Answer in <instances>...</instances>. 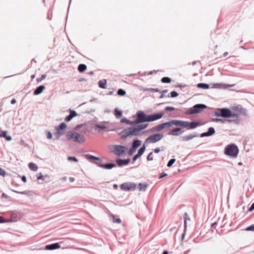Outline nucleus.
<instances>
[{
  "label": "nucleus",
  "instance_id": "nucleus-39",
  "mask_svg": "<svg viewBox=\"0 0 254 254\" xmlns=\"http://www.w3.org/2000/svg\"><path fill=\"white\" fill-rule=\"evenodd\" d=\"M175 161H176L175 159H171V160H170L167 164V166L168 167H171L172 166V165L174 163Z\"/></svg>",
  "mask_w": 254,
  "mask_h": 254
},
{
  "label": "nucleus",
  "instance_id": "nucleus-8",
  "mask_svg": "<svg viewBox=\"0 0 254 254\" xmlns=\"http://www.w3.org/2000/svg\"><path fill=\"white\" fill-rule=\"evenodd\" d=\"M125 133L126 136H130V135H139L141 134V132L139 129L136 127H130L125 131Z\"/></svg>",
  "mask_w": 254,
  "mask_h": 254
},
{
  "label": "nucleus",
  "instance_id": "nucleus-34",
  "mask_svg": "<svg viewBox=\"0 0 254 254\" xmlns=\"http://www.w3.org/2000/svg\"><path fill=\"white\" fill-rule=\"evenodd\" d=\"M161 81L163 83H170L171 81V79L170 78L168 77H164L161 79Z\"/></svg>",
  "mask_w": 254,
  "mask_h": 254
},
{
  "label": "nucleus",
  "instance_id": "nucleus-5",
  "mask_svg": "<svg viewBox=\"0 0 254 254\" xmlns=\"http://www.w3.org/2000/svg\"><path fill=\"white\" fill-rule=\"evenodd\" d=\"M238 152L239 149L238 147L234 144L227 145L224 150L225 154L233 158L236 157Z\"/></svg>",
  "mask_w": 254,
  "mask_h": 254
},
{
  "label": "nucleus",
  "instance_id": "nucleus-4",
  "mask_svg": "<svg viewBox=\"0 0 254 254\" xmlns=\"http://www.w3.org/2000/svg\"><path fill=\"white\" fill-rule=\"evenodd\" d=\"M236 112L233 113L230 110V116L228 118H231V119L227 120L226 121L230 123H233L235 124H238L239 123V118L240 115L243 113V109L242 108L236 107Z\"/></svg>",
  "mask_w": 254,
  "mask_h": 254
},
{
  "label": "nucleus",
  "instance_id": "nucleus-2",
  "mask_svg": "<svg viewBox=\"0 0 254 254\" xmlns=\"http://www.w3.org/2000/svg\"><path fill=\"white\" fill-rule=\"evenodd\" d=\"M65 135L67 140H71L78 143H81L85 141L84 135L75 131H68L66 132Z\"/></svg>",
  "mask_w": 254,
  "mask_h": 254
},
{
  "label": "nucleus",
  "instance_id": "nucleus-55",
  "mask_svg": "<svg viewBox=\"0 0 254 254\" xmlns=\"http://www.w3.org/2000/svg\"><path fill=\"white\" fill-rule=\"evenodd\" d=\"M1 197H3V198H9V196L8 195H7L6 194H5V193H2Z\"/></svg>",
  "mask_w": 254,
  "mask_h": 254
},
{
  "label": "nucleus",
  "instance_id": "nucleus-40",
  "mask_svg": "<svg viewBox=\"0 0 254 254\" xmlns=\"http://www.w3.org/2000/svg\"><path fill=\"white\" fill-rule=\"evenodd\" d=\"M147 161H152L153 160V153L150 152L147 157Z\"/></svg>",
  "mask_w": 254,
  "mask_h": 254
},
{
  "label": "nucleus",
  "instance_id": "nucleus-16",
  "mask_svg": "<svg viewBox=\"0 0 254 254\" xmlns=\"http://www.w3.org/2000/svg\"><path fill=\"white\" fill-rule=\"evenodd\" d=\"M96 165L99 167H101L103 168L106 169H111L112 168L116 167V165L115 164H107L105 165H102L100 164L99 163L96 162Z\"/></svg>",
  "mask_w": 254,
  "mask_h": 254
},
{
  "label": "nucleus",
  "instance_id": "nucleus-25",
  "mask_svg": "<svg viewBox=\"0 0 254 254\" xmlns=\"http://www.w3.org/2000/svg\"><path fill=\"white\" fill-rule=\"evenodd\" d=\"M67 127V126L65 123H62L60 124L59 126L56 127L55 129H58L60 130H64Z\"/></svg>",
  "mask_w": 254,
  "mask_h": 254
},
{
  "label": "nucleus",
  "instance_id": "nucleus-6",
  "mask_svg": "<svg viewBox=\"0 0 254 254\" xmlns=\"http://www.w3.org/2000/svg\"><path fill=\"white\" fill-rule=\"evenodd\" d=\"M163 137V135L161 133H156L150 135L145 140V143L147 144L154 143L159 141Z\"/></svg>",
  "mask_w": 254,
  "mask_h": 254
},
{
  "label": "nucleus",
  "instance_id": "nucleus-35",
  "mask_svg": "<svg viewBox=\"0 0 254 254\" xmlns=\"http://www.w3.org/2000/svg\"><path fill=\"white\" fill-rule=\"evenodd\" d=\"M147 126H148V124H146L138 125L137 126H136V127L138 128L140 131L141 132L142 129H145L146 127H147Z\"/></svg>",
  "mask_w": 254,
  "mask_h": 254
},
{
  "label": "nucleus",
  "instance_id": "nucleus-7",
  "mask_svg": "<svg viewBox=\"0 0 254 254\" xmlns=\"http://www.w3.org/2000/svg\"><path fill=\"white\" fill-rule=\"evenodd\" d=\"M136 188V184L131 182L125 183L121 185V189L124 191L134 190Z\"/></svg>",
  "mask_w": 254,
  "mask_h": 254
},
{
  "label": "nucleus",
  "instance_id": "nucleus-26",
  "mask_svg": "<svg viewBox=\"0 0 254 254\" xmlns=\"http://www.w3.org/2000/svg\"><path fill=\"white\" fill-rule=\"evenodd\" d=\"M56 130V132L55 133V134L57 135V139H58L60 137H61L62 135H64V131L63 130H60L58 129H55Z\"/></svg>",
  "mask_w": 254,
  "mask_h": 254
},
{
  "label": "nucleus",
  "instance_id": "nucleus-50",
  "mask_svg": "<svg viewBox=\"0 0 254 254\" xmlns=\"http://www.w3.org/2000/svg\"><path fill=\"white\" fill-rule=\"evenodd\" d=\"M9 221L7 220L6 219H5L2 217L0 216V223H3L5 222H8Z\"/></svg>",
  "mask_w": 254,
  "mask_h": 254
},
{
  "label": "nucleus",
  "instance_id": "nucleus-41",
  "mask_svg": "<svg viewBox=\"0 0 254 254\" xmlns=\"http://www.w3.org/2000/svg\"><path fill=\"white\" fill-rule=\"evenodd\" d=\"M46 133H47V138L49 139H50L52 138V134L50 131L46 130Z\"/></svg>",
  "mask_w": 254,
  "mask_h": 254
},
{
  "label": "nucleus",
  "instance_id": "nucleus-28",
  "mask_svg": "<svg viewBox=\"0 0 254 254\" xmlns=\"http://www.w3.org/2000/svg\"><path fill=\"white\" fill-rule=\"evenodd\" d=\"M115 115L117 119H120L122 117V112L118 109H116L115 110Z\"/></svg>",
  "mask_w": 254,
  "mask_h": 254
},
{
  "label": "nucleus",
  "instance_id": "nucleus-61",
  "mask_svg": "<svg viewBox=\"0 0 254 254\" xmlns=\"http://www.w3.org/2000/svg\"><path fill=\"white\" fill-rule=\"evenodd\" d=\"M201 136H209V135L208 134V132H204V133H203L201 135Z\"/></svg>",
  "mask_w": 254,
  "mask_h": 254
},
{
  "label": "nucleus",
  "instance_id": "nucleus-30",
  "mask_svg": "<svg viewBox=\"0 0 254 254\" xmlns=\"http://www.w3.org/2000/svg\"><path fill=\"white\" fill-rule=\"evenodd\" d=\"M197 87L203 89H208L209 88V86L208 84L205 83H198L197 84Z\"/></svg>",
  "mask_w": 254,
  "mask_h": 254
},
{
  "label": "nucleus",
  "instance_id": "nucleus-56",
  "mask_svg": "<svg viewBox=\"0 0 254 254\" xmlns=\"http://www.w3.org/2000/svg\"><path fill=\"white\" fill-rule=\"evenodd\" d=\"M13 191L19 194H25L26 192L25 191H18L14 190H12Z\"/></svg>",
  "mask_w": 254,
  "mask_h": 254
},
{
  "label": "nucleus",
  "instance_id": "nucleus-20",
  "mask_svg": "<svg viewBox=\"0 0 254 254\" xmlns=\"http://www.w3.org/2000/svg\"><path fill=\"white\" fill-rule=\"evenodd\" d=\"M77 69L79 72H83L87 69V66L85 64H80L78 65Z\"/></svg>",
  "mask_w": 254,
  "mask_h": 254
},
{
  "label": "nucleus",
  "instance_id": "nucleus-22",
  "mask_svg": "<svg viewBox=\"0 0 254 254\" xmlns=\"http://www.w3.org/2000/svg\"><path fill=\"white\" fill-rule=\"evenodd\" d=\"M28 167L31 170L33 171H37L38 168L37 165L32 162L29 163Z\"/></svg>",
  "mask_w": 254,
  "mask_h": 254
},
{
  "label": "nucleus",
  "instance_id": "nucleus-49",
  "mask_svg": "<svg viewBox=\"0 0 254 254\" xmlns=\"http://www.w3.org/2000/svg\"><path fill=\"white\" fill-rule=\"evenodd\" d=\"M247 231H254V225H251L246 229Z\"/></svg>",
  "mask_w": 254,
  "mask_h": 254
},
{
  "label": "nucleus",
  "instance_id": "nucleus-29",
  "mask_svg": "<svg viewBox=\"0 0 254 254\" xmlns=\"http://www.w3.org/2000/svg\"><path fill=\"white\" fill-rule=\"evenodd\" d=\"M188 127H190V128H195L198 125V123L196 122L189 123L188 122Z\"/></svg>",
  "mask_w": 254,
  "mask_h": 254
},
{
  "label": "nucleus",
  "instance_id": "nucleus-62",
  "mask_svg": "<svg viewBox=\"0 0 254 254\" xmlns=\"http://www.w3.org/2000/svg\"><path fill=\"white\" fill-rule=\"evenodd\" d=\"M69 180L70 182H73L75 181V179L73 177H70Z\"/></svg>",
  "mask_w": 254,
  "mask_h": 254
},
{
  "label": "nucleus",
  "instance_id": "nucleus-23",
  "mask_svg": "<svg viewBox=\"0 0 254 254\" xmlns=\"http://www.w3.org/2000/svg\"><path fill=\"white\" fill-rule=\"evenodd\" d=\"M141 144V141L139 140H134L133 142V143H132V149L134 150H135V149L138 147H139Z\"/></svg>",
  "mask_w": 254,
  "mask_h": 254
},
{
  "label": "nucleus",
  "instance_id": "nucleus-51",
  "mask_svg": "<svg viewBox=\"0 0 254 254\" xmlns=\"http://www.w3.org/2000/svg\"><path fill=\"white\" fill-rule=\"evenodd\" d=\"M113 222L114 223H121V220L120 218L116 219V218H114Z\"/></svg>",
  "mask_w": 254,
  "mask_h": 254
},
{
  "label": "nucleus",
  "instance_id": "nucleus-54",
  "mask_svg": "<svg viewBox=\"0 0 254 254\" xmlns=\"http://www.w3.org/2000/svg\"><path fill=\"white\" fill-rule=\"evenodd\" d=\"M188 214L187 213L185 214V226L186 225V221L187 220H190V218L188 217Z\"/></svg>",
  "mask_w": 254,
  "mask_h": 254
},
{
  "label": "nucleus",
  "instance_id": "nucleus-18",
  "mask_svg": "<svg viewBox=\"0 0 254 254\" xmlns=\"http://www.w3.org/2000/svg\"><path fill=\"white\" fill-rule=\"evenodd\" d=\"M0 137L5 138L6 141H9L12 140V137L10 135H7V131L6 130L1 131L0 133Z\"/></svg>",
  "mask_w": 254,
  "mask_h": 254
},
{
  "label": "nucleus",
  "instance_id": "nucleus-15",
  "mask_svg": "<svg viewBox=\"0 0 254 254\" xmlns=\"http://www.w3.org/2000/svg\"><path fill=\"white\" fill-rule=\"evenodd\" d=\"M183 131H181V128L179 127L176 128L168 133L169 135L173 136L179 135L182 133Z\"/></svg>",
  "mask_w": 254,
  "mask_h": 254
},
{
  "label": "nucleus",
  "instance_id": "nucleus-31",
  "mask_svg": "<svg viewBox=\"0 0 254 254\" xmlns=\"http://www.w3.org/2000/svg\"><path fill=\"white\" fill-rule=\"evenodd\" d=\"M145 146L144 145H143V146L142 147H141L139 150H138V153L137 154L140 156H141L143 154V153L145 151Z\"/></svg>",
  "mask_w": 254,
  "mask_h": 254
},
{
  "label": "nucleus",
  "instance_id": "nucleus-60",
  "mask_svg": "<svg viewBox=\"0 0 254 254\" xmlns=\"http://www.w3.org/2000/svg\"><path fill=\"white\" fill-rule=\"evenodd\" d=\"M16 100H15V99H12L10 102L11 104H14L15 103H16Z\"/></svg>",
  "mask_w": 254,
  "mask_h": 254
},
{
  "label": "nucleus",
  "instance_id": "nucleus-52",
  "mask_svg": "<svg viewBox=\"0 0 254 254\" xmlns=\"http://www.w3.org/2000/svg\"><path fill=\"white\" fill-rule=\"evenodd\" d=\"M175 110V108L174 107H166L165 108V110L166 111H174Z\"/></svg>",
  "mask_w": 254,
  "mask_h": 254
},
{
  "label": "nucleus",
  "instance_id": "nucleus-14",
  "mask_svg": "<svg viewBox=\"0 0 254 254\" xmlns=\"http://www.w3.org/2000/svg\"><path fill=\"white\" fill-rule=\"evenodd\" d=\"M130 160L129 159H125V160L118 159L116 160V162H117V164L119 166H122L127 165L130 162Z\"/></svg>",
  "mask_w": 254,
  "mask_h": 254
},
{
  "label": "nucleus",
  "instance_id": "nucleus-38",
  "mask_svg": "<svg viewBox=\"0 0 254 254\" xmlns=\"http://www.w3.org/2000/svg\"><path fill=\"white\" fill-rule=\"evenodd\" d=\"M118 94L120 96H124L126 94V91L122 89H120L118 91Z\"/></svg>",
  "mask_w": 254,
  "mask_h": 254
},
{
  "label": "nucleus",
  "instance_id": "nucleus-46",
  "mask_svg": "<svg viewBox=\"0 0 254 254\" xmlns=\"http://www.w3.org/2000/svg\"><path fill=\"white\" fill-rule=\"evenodd\" d=\"M37 178L38 180H43V175L42 173H39L37 174Z\"/></svg>",
  "mask_w": 254,
  "mask_h": 254
},
{
  "label": "nucleus",
  "instance_id": "nucleus-17",
  "mask_svg": "<svg viewBox=\"0 0 254 254\" xmlns=\"http://www.w3.org/2000/svg\"><path fill=\"white\" fill-rule=\"evenodd\" d=\"M45 87L44 85H41L37 87L33 92L34 95H38L40 94L44 90Z\"/></svg>",
  "mask_w": 254,
  "mask_h": 254
},
{
  "label": "nucleus",
  "instance_id": "nucleus-32",
  "mask_svg": "<svg viewBox=\"0 0 254 254\" xmlns=\"http://www.w3.org/2000/svg\"><path fill=\"white\" fill-rule=\"evenodd\" d=\"M173 120H171L169 122L163 123V125L164 126V128L166 127H170L174 126V124H173Z\"/></svg>",
  "mask_w": 254,
  "mask_h": 254
},
{
  "label": "nucleus",
  "instance_id": "nucleus-24",
  "mask_svg": "<svg viewBox=\"0 0 254 254\" xmlns=\"http://www.w3.org/2000/svg\"><path fill=\"white\" fill-rule=\"evenodd\" d=\"M106 83L107 82L106 79L101 80L99 81V86L101 88L105 89L106 88Z\"/></svg>",
  "mask_w": 254,
  "mask_h": 254
},
{
  "label": "nucleus",
  "instance_id": "nucleus-19",
  "mask_svg": "<svg viewBox=\"0 0 254 254\" xmlns=\"http://www.w3.org/2000/svg\"><path fill=\"white\" fill-rule=\"evenodd\" d=\"M164 128L163 124H159L154 127L152 129V131H159Z\"/></svg>",
  "mask_w": 254,
  "mask_h": 254
},
{
  "label": "nucleus",
  "instance_id": "nucleus-3",
  "mask_svg": "<svg viewBox=\"0 0 254 254\" xmlns=\"http://www.w3.org/2000/svg\"><path fill=\"white\" fill-rule=\"evenodd\" d=\"M108 149L111 153L117 156H121L125 153L127 148L120 145H111L108 146Z\"/></svg>",
  "mask_w": 254,
  "mask_h": 254
},
{
  "label": "nucleus",
  "instance_id": "nucleus-44",
  "mask_svg": "<svg viewBox=\"0 0 254 254\" xmlns=\"http://www.w3.org/2000/svg\"><path fill=\"white\" fill-rule=\"evenodd\" d=\"M50 180V176L47 175H43V181L47 182Z\"/></svg>",
  "mask_w": 254,
  "mask_h": 254
},
{
  "label": "nucleus",
  "instance_id": "nucleus-12",
  "mask_svg": "<svg viewBox=\"0 0 254 254\" xmlns=\"http://www.w3.org/2000/svg\"><path fill=\"white\" fill-rule=\"evenodd\" d=\"M174 126L181 127H188V122L184 121H180L173 120Z\"/></svg>",
  "mask_w": 254,
  "mask_h": 254
},
{
  "label": "nucleus",
  "instance_id": "nucleus-58",
  "mask_svg": "<svg viewBox=\"0 0 254 254\" xmlns=\"http://www.w3.org/2000/svg\"><path fill=\"white\" fill-rule=\"evenodd\" d=\"M154 151L155 153H158L160 151V149L159 148H156L155 149H154Z\"/></svg>",
  "mask_w": 254,
  "mask_h": 254
},
{
  "label": "nucleus",
  "instance_id": "nucleus-45",
  "mask_svg": "<svg viewBox=\"0 0 254 254\" xmlns=\"http://www.w3.org/2000/svg\"><path fill=\"white\" fill-rule=\"evenodd\" d=\"M121 122H126V123H127L128 125H133V124H134L135 123V122L131 123L130 121H129V120H127L126 119H122Z\"/></svg>",
  "mask_w": 254,
  "mask_h": 254
},
{
  "label": "nucleus",
  "instance_id": "nucleus-11",
  "mask_svg": "<svg viewBox=\"0 0 254 254\" xmlns=\"http://www.w3.org/2000/svg\"><path fill=\"white\" fill-rule=\"evenodd\" d=\"M61 247L60 245L58 243H53L45 246L44 250H54L58 249Z\"/></svg>",
  "mask_w": 254,
  "mask_h": 254
},
{
  "label": "nucleus",
  "instance_id": "nucleus-1",
  "mask_svg": "<svg viewBox=\"0 0 254 254\" xmlns=\"http://www.w3.org/2000/svg\"><path fill=\"white\" fill-rule=\"evenodd\" d=\"M137 118L135 122L136 124L141 123L145 122H153L157 120L160 119L163 116V114L162 113L146 115L142 111H139L137 113Z\"/></svg>",
  "mask_w": 254,
  "mask_h": 254
},
{
  "label": "nucleus",
  "instance_id": "nucleus-42",
  "mask_svg": "<svg viewBox=\"0 0 254 254\" xmlns=\"http://www.w3.org/2000/svg\"><path fill=\"white\" fill-rule=\"evenodd\" d=\"M46 77V74H43L40 78H37L36 80L38 82H40L41 81H42L43 80H44V79H45V78Z\"/></svg>",
  "mask_w": 254,
  "mask_h": 254
},
{
  "label": "nucleus",
  "instance_id": "nucleus-48",
  "mask_svg": "<svg viewBox=\"0 0 254 254\" xmlns=\"http://www.w3.org/2000/svg\"><path fill=\"white\" fill-rule=\"evenodd\" d=\"M178 94L176 91H172L171 92V97H176L178 96Z\"/></svg>",
  "mask_w": 254,
  "mask_h": 254
},
{
  "label": "nucleus",
  "instance_id": "nucleus-9",
  "mask_svg": "<svg viewBox=\"0 0 254 254\" xmlns=\"http://www.w3.org/2000/svg\"><path fill=\"white\" fill-rule=\"evenodd\" d=\"M207 107L204 104H196L194 106L193 109H190L187 113L191 114L200 112L202 109L206 108Z\"/></svg>",
  "mask_w": 254,
  "mask_h": 254
},
{
  "label": "nucleus",
  "instance_id": "nucleus-53",
  "mask_svg": "<svg viewBox=\"0 0 254 254\" xmlns=\"http://www.w3.org/2000/svg\"><path fill=\"white\" fill-rule=\"evenodd\" d=\"M140 156L137 154L134 157H133L132 161L134 162L138 158H139Z\"/></svg>",
  "mask_w": 254,
  "mask_h": 254
},
{
  "label": "nucleus",
  "instance_id": "nucleus-13",
  "mask_svg": "<svg viewBox=\"0 0 254 254\" xmlns=\"http://www.w3.org/2000/svg\"><path fill=\"white\" fill-rule=\"evenodd\" d=\"M77 116H78V114L74 110H69V114L65 118L64 121L68 122Z\"/></svg>",
  "mask_w": 254,
  "mask_h": 254
},
{
  "label": "nucleus",
  "instance_id": "nucleus-43",
  "mask_svg": "<svg viewBox=\"0 0 254 254\" xmlns=\"http://www.w3.org/2000/svg\"><path fill=\"white\" fill-rule=\"evenodd\" d=\"M6 175V172L2 168L0 167V176H1L2 177H4Z\"/></svg>",
  "mask_w": 254,
  "mask_h": 254
},
{
  "label": "nucleus",
  "instance_id": "nucleus-10",
  "mask_svg": "<svg viewBox=\"0 0 254 254\" xmlns=\"http://www.w3.org/2000/svg\"><path fill=\"white\" fill-rule=\"evenodd\" d=\"M230 110L227 108H222L218 110L215 115L217 117H222L224 118H228L230 116Z\"/></svg>",
  "mask_w": 254,
  "mask_h": 254
},
{
  "label": "nucleus",
  "instance_id": "nucleus-27",
  "mask_svg": "<svg viewBox=\"0 0 254 254\" xmlns=\"http://www.w3.org/2000/svg\"><path fill=\"white\" fill-rule=\"evenodd\" d=\"M147 187V185L146 184L140 183L138 185V188L140 191H145L146 190Z\"/></svg>",
  "mask_w": 254,
  "mask_h": 254
},
{
  "label": "nucleus",
  "instance_id": "nucleus-37",
  "mask_svg": "<svg viewBox=\"0 0 254 254\" xmlns=\"http://www.w3.org/2000/svg\"><path fill=\"white\" fill-rule=\"evenodd\" d=\"M67 160L68 161H73L75 162H77L78 161V159L74 156H69L67 158Z\"/></svg>",
  "mask_w": 254,
  "mask_h": 254
},
{
  "label": "nucleus",
  "instance_id": "nucleus-59",
  "mask_svg": "<svg viewBox=\"0 0 254 254\" xmlns=\"http://www.w3.org/2000/svg\"><path fill=\"white\" fill-rule=\"evenodd\" d=\"M254 209V203L252 204V205L251 206L250 208H249V210L250 211L253 210Z\"/></svg>",
  "mask_w": 254,
  "mask_h": 254
},
{
  "label": "nucleus",
  "instance_id": "nucleus-33",
  "mask_svg": "<svg viewBox=\"0 0 254 254\" xmlns=\"http://www.w3.org/2000/svg\"><path fill=\"white\" fill-rule=\"evenodd\" d=\"M194 137L193 135H186L183 137V140L184 141H189L190 139H191Z\"/></svg>",
  "mask_w": 254,
  "mask_h": 254
},
{
  "label": "nucleus",
  "instance_id": "nucleus-36",
  "mask_svg": "<svg viewBox=\"0 0 254 254\" xmlns=\"http://www.w3.org/2000/svg\"><path fill=\"white\" fill-rule=\"evenodd\" d=\"M208 134L210 135H212L215 133V130L213 127H210L208 128V130L207 131Z\"/></svg>",
  "mask_w": 254,
  "mask_h": 254
},
{
  "label": "nucleus",
  "instance_id": "nucleus-47",
  "mask_svg": "<svg viewBox=\"0 0 254 254\" xmlns=\"http://www.w3.org/2000/svg\"><path fill=\"white\" fill-rule=\"evenodd\" d=\"M84 126V124H79L77 125L74 128V129L76 130H79L80 128H81Z\"/></svg>",
  "mask_w": 254,
  "mask_h": 254
},
{
  "label": "nucleus",
  "instance_id": "nucleus-21",
  "mask_svg": "<svg viewBox=\"0 0 254 254\" xmlns=\"http://www.w3.org/2000/svg\"><path fill=\"white\" fill-rule=\"evenodd\" d=\"M84 156L88 160L95 163V156L89 154H85Z\"/></svg>",
  "mask_w": 254,
  "mask_h": 254
},
{
  "label": "nucleus",
  "instance_id": "nucleus-63",
  "mask_svg": "<svg viewBox=\"0 0 254 254\" xmlns=\"http://www.w3.org/2000/svg\"><path fill=\"white\" fill-rule=\"evenodd\" d=\"M96 127L102 128V129L106 128V127L105 126H99L98 125H96Z\"/></svg>",
  "mask_w": 254,
  "mask_h": 254
},
{
  "label": "nucleus",
  "instance_id": "nucleus-64",
  "mask_svg": "<svg viewBox=\"0 0 254 254\" xmlns=\"http://www.w3.org/2000/svg\"><path fill=\"white\" fill-rule=\"evenodd\" d=\"M135 150L132 149V147L129 150V154H131Z\"/></svg>",
  "mask_w": 254,
  "mask_h": 254
},
{
  "label": "nucleus",
  "instance_id": "nucleus-57",
  "mask_svg": "<svg viewBox=\"0 0 254 254\" xmlns=\"http://www.w3.org/2000/svg\"><path fill=\"white\" fill-rule=\"evenodd\" d=\"M21 180H22V181L23 182H24V183L26 182L27 179H26V176H23L21 177Z\"/></svg>",
  "mask_w": 254,
  "mask_h": 254
}]
</instances>
